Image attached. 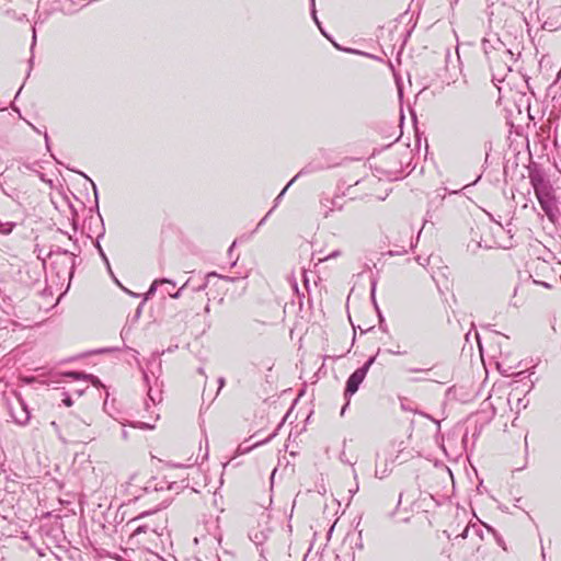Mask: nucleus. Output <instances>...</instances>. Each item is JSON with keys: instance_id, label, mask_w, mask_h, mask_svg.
<instances>
[{"instance_id": "0eeeda50", "label": "nucleus", "mask_w": 561, "mask_h": 561, "mask_svg": "<svg viewBox=\"0 0 561 561\" xmlns=\"http://www.w3.org/2000/svg\"><path fill=\"white\" fill-rule=\"evenodd\" d=\"M11 417L19 425H26L31 419V413L27 409L25 401L19 396L16 398V405L10 407Z\"/></svg>"}, {"instance_id": "6ab92c4d", "label": "nucleus", "mask_w": 561, "mask_h": 561, "mask_svg": "<svg viewBox=\"0 0 561 561\" xmlns=\"http://www.w3.org/2000/svg\"><path fill=\"white\" fill-rule=\"evenodd\" d=\"M96 245H98V249H99V252H100V254H101L102 259L104 260V262H105V263H106V265H107V268H108L110 273L113 275V273H112V271H111V267H110V262H108V260H107V257H106L105 253L103 252V250H102V248L100 247V244H99V243H98Z\"/></svg>"}, {"instance_id": "f03ea898", "label": "nucleus", "mask_w": 561, "mask_h": 561, "mask_svg": "<svg viewBox=\"0 0 561 561\" xmlns=\"http://www.w3.org/2000/svg\"><path fill=\"white\" fill-rule=\"evenodd\" d=\"M90 423L78 416H71L66 424L67 432L73 443L87 444L95 438V433L90 428Z\"/></svg>"}, {"instance_id": "2eb2a0df", "label": "nucleus", "mask_w": 561, "mask_h": 561, "mask_svg": "<svg viewBox=\"0 0 561 561\" xmlns=\"http://www.w3.org/2000/svg\"><path fill=\"white\" fill-rule=\"evenodd\" d=\"M130 426L137 427V428H140V430H152L154 427V425L146 423V422L130 423Z\"/></svg>"}, {"instance_id": "a878e982", "label": "nucleus", "mask_w": 561, "mask_h": 561, "mask_svg": "<svg viewBox=\"0 0 561 561\" xmlns=\"http://www.w3.org/2000/svg\"><path fill=\"white\" fill-rule=\"evenodd\" d=\"M35 44H36V31H35V27L33 26V39H32V45H31L32 50H33Z\"/></svg>"}, {"instance_id": "a18cd8bd", "label": "nucleus", "mask_w": 561, "mask_h": 561, "mask_svg": "<svg viewBox=\"0 0 561 561\" xmlns=\"http://www.w3.org/2000/svg\"><path fill=\"white\" fill-rule=\"evenodd\" d=\"M312 1V7L314 8V0H311Z\"/></svg>"}, {"instance_id": "5701e85b", "label": "nucleus", "mask_w": 561, "mask_h": 561, "mask_svg": "<svg viewBox=\"0 0 561 561\" xmlns=\"http://www.w3.org/2000/svg\"><path fill=\"white\" fill-rule=\"evenodd\" d=\"M145 301H146V300L144 299V301H142V302L138 306V308L136 309V312H135V317H136V318H139V317H140V314H141V310H142V306H144V302H145Z\"/></svg>"}, {"instance_id": "f704fd0d", "label": "nucleus", "mask_w": 561, "mask_h": 561, "mask_svg": "<svg viewBox=\"0 0 561 561\" xmlns=\"http://www.w3.org/2000/svg\"><path fill=\"white\" fill-rule=\"evenodd\" d=\"M151 360L152 362H158V365L160 366V362L158 360V357L154 354H152Z\"/></svg>"}, {"instance_id": "393cba45", "label": "nucleus", "mask_w": 561, "mask_h": 561, "mask_svg": "<svg viewBox=\"0 0 561 561\" xmlns=\"http://www.w3.org/2000/svg\"><path fill=\"white\" fill-rule=\"evenodd\" d=\"M469 530H470V527H469V526H467V527L463 529V531L459 535V537H461V538H463V539H465V538H467V537H468V534H469Z\"/></svg>"}, {"instance_id": "a19ab883", "label": "nucleus", "mask_w": 561, "mask_h": 561, "mask_svg": "<svg viewBox=\"0 0 561 561\" xmlns=\"http://www.w3.org/2000/svg\"><path fill=\"white\" fill-rule=\"evenodd\" d=\"M542 285H543L545 287H547V288H549V287H550V285H549V284H547V283H542Z\"/></svg>"}, {"instance_id": "473e14b6", "label": "nucleus", "mask_w": 561, "mask_h": 561, "mask_svg": "<svg viewBox=\"0 0 561 561\" xmlns=\"http://www.w3.org/2000/svg\"><path fill=\"white\" fill-rule=\"evenodd\" d=\"M122 437L125 440L128 438V432L126 430H122Z\"/></svg>"}, {"instance_id": "ddd939ff", "label": "nucleus", "mask_w": 561, "mask_h": 561, "mask_svg": "<svg viewBox=\"0 0 561 561\" xmlns=\"http://www.w3.org/2000/svg\"><path fill=\"white\" fill-rule=\"evenodd\" d=\"M376 287H377V279L376 278H373L371 279V283H370V298L376 307V310L378 311V314H379V318L382 319L381 317V313L378 309V306H377V302H376V298H375V295H376Z\"/></svg>"}, {"instance_id": "39448f33", "label": "nucleus", "mask_w": 561, "mask_h": 561, "mask_svg": "<svg viewBox=\"0 0 561 561\" xmlns=\"http://www.w3.org/2000/svg\"><path fill=\"white\" fill-rule=\"evenodd\" d=\"M542 210L550 221L554 222L560 214L553 190L536 195Z\"/></svg>"}, {"instance_id": "bb28decb", "label": "nucleus", "mask_w": 561, "mask_h": 561, "mask_svg": "<svg viewBox=\"0 0 561 561\" xmlns=\"http://www.w3.org/2000/svg\"><path fill=\"white\" fill-rule=\"evenodd\" d=\"M346 400H347L346 403L343 405V408L341 410V415H344V413L346 412V409H347V407L350 404V399H346Z\"/></svg>"}, {"instance_id": "f257e3e1", "label": "nucleus", "mask_w": 561, "mask_h": 561, "mask_svg": "<svg viewBox=\"0 0 561 561\" xmlns=\"http://www.w3.org/2000/svg\"><path fill=\"white\" fill-rule=\"evenodd\" d=\"M482 48L489 60L492 72V80L502 82L506 75L512 71L515 64V53L510 49L500 38L482 41Z\"/></svg>"}, {"instance_id": "79ce46f5", "label": "nucleus", "mask_w": 561, "mask_h": 561, "mask_svg": "<svg viewBox=\"0 0 561 561\" xmlns=\"http://www.w3.org/2000/svg\"><path fill=\"white\" fill-rule=\"evenodd\" d=\"M205 311H206V312H209V306H206V307H205Z\"/></svg>"}, {"instance_id": "aec40b11", "label": "nucleus", "mask_w": 561, "mask_h": 561, "mask_svg": "<svg viewBox=\"0 0 561 561\" xmlns=\"http://www.w3.org/2000/svg\"><path fill=\"white\" fill-rule=\"evenodd\" d=\"M341 254L339 250L331 252L329 255H327L324 259H320L319 262L328 261L334 257H337Z\"/></svg>"}, {"instance_id": "58836bf2", "label": "nucleus", "mask_w": 561, "mask_h": 561, "mask_svg": "<svg viewBox=\"0 0 561 561\" xmlns=\"http://www.w3.org/2000/svg\"><path fill=\"white\" fill-rule=\"evenodd\" d=\"M45 140H46V145L48 146V136H47V134H45Z\"/></svg>"}, {"instance_id": "7ed1b4c3", "label": "nucleus", "mask_w": 561, "mask_h": 561, "mask_svg": "<svg viewBox=\"0 0 561 561\" xmlns=\"http://www.w3.org/2000/svg\"><path fill=\"white\" fill-rule=\"evenodd\" d=\"M376 356H371L368 360L359 368H357L347 379L346 387L344 391L345 399H350L353 394H355L364 381L370 366L375 363Z\"/></svg>"}, {"instance_id": "f8f14e48", "label": "nucleus", "mask_w": 561, "mask_h": 561, "mask_svg": "<svg viewBox=\"0 0 561 561\" xmlns=\"http://www.w3.org/2000/svg\"><path fill=\"white\" fill-rule=\"evenodd\" d=\"M302 173V171H300L297 175H295L288 183L287 185L283 188V191L276 196V198L274 199V206H273V210L278 206V204L280 203L284 194L286 193V191L288 190V187L296 181V179Z\"/></svg>"}, {"instance_id": "412c9836", "label": "nucleus", "mask_w": 561, "mask_h": 561, "mask_svg": "<svg viewBox=\"0 0 561 561\" xmlns=\"http://www.w3.org/2000/svg\"><path fill=\"white\" fill-rule=\"evenodd\" d=\"M387 474H388V470L387 469H383L381 471L376 470V472H375V476L377 478H379V479H382V478L387 477Z\"/></svg>"}, {"instance_id": "7c9ffc66", "label": "nucleus", "mask_w": 561, "mask_h": 561, "mask_svg": "<svg viewBox=\"0 0 561 561\" xmlns=\"http://www.w3.org/2000/svg\"><path fill=\"white\" fill-rule=\"evenodd\" d=\"M234 245H236V241H234V242H232V244L230 245V248H229V250H228V254H229V256H231V255L233 254V248H234Z\"/></svg>"}, {"instance_id": "6e6552de", "label": "nucleus", "mask_w": 561, "mask_h": 561, "mask_svg": "<svg viewBox=\"0 0 561 561\" xmlns=\"http://www.w3.org/2000/svg\"><path fill=\"white\" fill-rule=\"evenodd\" d=\"M535 195L552 191L550 182L540 172L530 173L529 175Z\"/></svg>"}, {"instance_id": "a211bd4d", "label": "nucleus", "mask_w": 561, "mask_h": 561, "mask_svg": "<svg viewBox=\"0 0 561 561\" xmlns=\"http://www.w3.org/2000/svg\"><path fill=\"white\" fill-rule=\"evenodd\" d=\"M151 515H152L151 512H144L140 515H138L136 518L131 519L130 524H135V523L139 522L142 518L150 517Z\"/></svg>"}, {"instance_id": "2f4dec72", "label": "nucleus", "mask_w": 561, "mask_h": 561, "mask_svg": "<svg viewBox=\"0 0 561 561\" xmlns=\"http://www.w3.org/2000/svg\"><path fill=\"white\" fill-rule=\"evenodd\" d=\"M217 277H220V275H218ZM221 278L228 280V282H234L236 278L234 277H229V276H221Z\"/></svg>"}, {"instance_id": "9b49d317", "label": "nucleus", "mask_w": 561, "mask_h": 561, "mask_svg": "<svg viewBox=\"0 0 561 561\" xmlns=\"http://www.w3.org/2000/svg\"><path fill=\"white\" fill-rule=\"evenodd\" d=\"M214 276H218V274L216 272H210L205 276V278L201 283H194L192 280L190 287L192 288L193 291H203L206 289L209 278Z\"/></svg>"}, {"instance_id": "c9c22d12", "label": "nucleus", "mask_w": 561, "mask_h": 561, "mask_svg": "<svg viewBox=\"0 0 561 561\" xmlns=\"http://www.w3.org/2000/svg\"><path fill=\"white\" fill-rule=\"evenodd\" d=\"M91 183H92V186H93L94 195L98 198L96 185L93 182H91Z\"/></svg>"}, {"instance_id": "cd10ccee", "label": "nucleus", "mask_w": 561, "mask_h": 561, "mask_svg": "<svg viewBox=\"0 0 561 561\" xmlns=\"http://www.w3.org/2000/svg\"><path fill=\"white\" fill-rule=\"evenodd\" d=\"M62 401L68 407L72 405V400L70 399V397H66Z\"/></svg>"}, {"instance_id": "9d476101", "label": "nucleus", "mask_w": 561, "mask_h": 561, "mask_svg": "<svg viewBox=\"0 0 561 561\" xmlns=\"http://www.w3.org/2000/svg\"><path fill=\"white\" fill-rule=\"evenodd\" d=\"M66 377H69L73 380L83 379L85 381H90L94 386H98L101 383L98 377L90 375V374L69 371L66 374Z\"/></svg>"}, {"instance_id": "e433bc0d", "label": "nucleus", "mask_w": 561, "mask_h": 561, "mask_svg": "<svg viewBox=\"0 0 561 561\" xmlns=\"http://www.w3.org/2000/svg\"><path fill=\"white\" fill-rule=\"evenodd\" d=\"M293 287H294L295 290H298V285H297L296 282H294Z\"/></svg>"}, {"instance_id": "37998d69", "label": "nucleus", "mask_w": 561, "mask_h": 561, "mask_svg": "<svg viewBox=\"0 0 561 561\" xmlns=\"http://www.w3.org/2000/svg\"><path fill=\"white\" fill-rule=\"evenodd\" d=\"M77 392H78L79 394H82V393H83V390H77Z\"/></svg>"}, {"instance_id": "dca6fc26", "label": "nucleus", "mask_w": 561, "mask_h": 561, "mask_svg": "<svg viewBox=\"0 0 561 561\" xmlns=\"http://www.w3.org/2000/svg\"><path fill=\"white\" fill-rule=\"evenodd\" d=\"M405 253H408V250L404 247H402L401 250H399V249H396V251L390 250V251H388L387 254L390 256H394V255H403Z\"/></svg>"}, {"instance_id": "4468645a", "label": "nucleus", "mask_w": 561, "mask_h": 561, "mask_svg": "<svg viewBox=\"0 0 561 561\" xmlns=\"http://www.w3.org/2000/svg\"><path fill=\"white\" fill-rule=\"evenodd\" d=\"M191 283L192 278H188L175 293L170 294V297L179 299L182 296L183 290L191 286Z\"/></svg>"}, {"instance_id": "423d86ee", "label": "nucleus", "mask_w": 561, "mask_h": 561, "mask_svg": "<svg viewBox=\"0 0 561 561\" xmlns=\"http://www.w3.org/2000/svg\"><path fill=\"white\" fill-rule=\"evenodd\" d=\"M165 529V518L163 516H157L156 518H150L144 524H139L133 530V537L139 536L141 534L152 533L154 535L161 536L163 530Z\"/></svg>"}, {"instance_id": "72a5a7b5", "label": "nucleus", "mask_w": 561, "mask_h": 561, "mask_svg": "<svg viewBox=\"0 0 561 561\" xmlns=\"http://www.w3.org/2000/svg\"><path fill=\"white\" fill-rule=\"evenodd\" d=\"M391 354L393 355H402L404 354V352H400L399 350H396V351H389Z\"/></svg>"}, {"instance_id": "c85d7f7f", "label": "nucleus", "mask_w": 561, "mask_h": 561, "mask_svg": "<svg viewBox=\"0 0 561 561\" xmlns=\"http://www.w3.org/2000/svg\"><path fill=\"white\" fill-rule=\"evenodd\" d=\"M312 16H313L314 22H316L318 25H320V23H319V21H318V19H317L316 10H314V9H312ZM319 30H322V26H319Z\"/></svg>"}, {"instance_id": "f3484780", "label": "nucleus", "mask_w": 561, "mask_h": 561, "mask_svg": "<svg viewBox=\"0 0 561 561\" xmlns=\"http://www.w3.org/2000/svg\"><path fill=\"white\" fill-rule=\"evenodd\" d=\"M11 230H12L11 224H9V222L3 224V222L0 221V232L9 233V232H11Z\"/></svg>"}, {"instance_id": "4c0bfd02", "label": "nucleus", "mask_w": 561, "mask_h": 561, "mask_svg": "<svg viewBox=\"0 0 561 561\" xmlns=\"http://www.w3.org/2000/svg\"><path fill=\"white\" fill-rule=\"evenodd\" d=\"M28 62H30V68H31L33 65V57L30 58Z\"/></svg>"}, {"instance_id": "c03bdc74", "label": "nucleus", "mask_w": 561, "mask_h": 561, "mask_svg": "<svg viewBox=\"0 0 561 561\" xmlns=\"http://www.w3.org/2000/svg\"><path fill=\"white\" fill-rule=\"evenodd\" d=\"M159 419V414H154V420H158Z\"/></svg>"}, {"instance_id": "20e7f679", "label": "nucleus", "mask_w": 561, "mask_h": 561, "mask_svg": "<svg viewBox=\"0 0 561 561\" xmlns=\"http://www.w3.org/2000/svg\"><path fill=\"white\" fill-rule=\"evenodd\" d=\"M142 377L146 386L148 387V399L145 400L144 407L145 410L152 415L154 411L151 409L162 401V390L158 383V378H154V385H151L150 377L145 369L142 370Z\"/></svg>"}, {"instance_id": "c756f323", "label": "nucleus", "mask_w": 561, "mask_h": 561, "mask_svg": "<svg viewBox=\"0 0 561 561\" xmlns=\"http://www.w3.org/2000/svg\"><path fill=\"white\" fill-rule=\"evenodd\" d=\"M408 371L411 373H420V371H427V369H421V368H409Z\"/></svg>"}, {"instance_id": "ea45409f", "label": "nucleus", "mask_w": 561, "mask_h": 561, "mask_svg": "<svg viewBox=\"0 0 561 561\" xmlns=\"http://www.w3.org/2000/svg\"><path fill=\"white\" fill-rule=\"evenodd\" d=\"M414 247H415V244L413 243V241H411L410 248L413 249Z\"/></svg>"}, {"instance_id": "4be33fe9", "label": "nucleus", "mask_w": 561, "mask_h": 561, "mask_svg": "<svg viewBox=\"0 0 561 561\" xmlns=\"http://www.w3.org/2000/svg\"><path fill=\"white\" fill-rule=\"evenodd\" d=\"M273 209H270V211L260 220V222L257 224V227L256 229H259L262 225L265 224L267 217L272 214Z\"/></svg>"}, {"instance_id": "1a4fd4ad", "label": "nucleus", "mask_w": 561, "mask_h": 561, "mask_svg": "<svg viewBox=\"0 0 561 561\" xmlns=\"http://www.w3.org/2000/svg\"><path fill=\"white\" fill-rule=\"evenodd\" d=\"M159 285H165L164 291L170 296L172 289L175 287V283L168 278L156 279L150 285L148 291L145 294V300H148L156 291Z\"/></svg>"}, {"instance_id": "b1692460", "label": "nucleus", "mask_w": 561, "mask_h": 561, "mask_svg": "<svg viewBox=\"0 0 561 561\" xmlns=\"http://www.w3.org/2000/svg\"><path fill=\"white\" fill-rule=\"evenodd\" d=\"M225 382H226V380H225V378H224V377H219V378H218V385H219V387H218V391H217V393H218V392L220 391V389L225 386Z\"/></svg>"}]
</instances>
